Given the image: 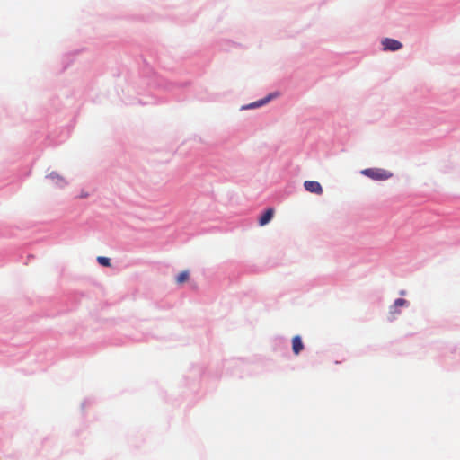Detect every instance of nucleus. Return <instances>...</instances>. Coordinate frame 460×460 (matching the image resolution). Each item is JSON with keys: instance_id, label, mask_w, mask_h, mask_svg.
<instances>
[{"instance_id": "obj_1", "label": "nucleus", "mask_w": 460, "mask_h": 460, "mask_svg": "<svg viewBox=\"0 0 460 460\" xmlns=\"http://www.w3.org/2000/svg\"><path fill=\"white\" fill-rule=\"evenodd\" d=\"M361 173L376 181H385L392 177V173L381 168H368L361 171Z\"/></svg>"}, {"instance_id": "obj_2", "label": "nucleus", "mask_w": 460, "mask_h": 460, "mask_svg": "<svg viewBox=\"0 0 460 460\" xmlns=\"http://www.w3.org/2000/svg\"><path fill=\"white\" fill-rule=\"evenodd\" d=\"M382 45H383L384 50H390V51L399 50L402 47V44L400 41L394 40V39H389V38H385L382 41Z\"/></svg>"}, {"instance_id": "obj_3", "label": "nucleus", "mask_w": 460, "mask_h": 460, "mask_svg": "<svg viewBox=\"0 0 460 460\" xmlns=\"http://www.w3.org/2000/svg\"><path fill=\"white\" fill-rule=\"evenodd\" d=\"M304 187L307 191L311 193L321 195L323 192L321 184L315 181H305L304 183Z\"/></svg>"}, {"instance_id": "obj_4", "label": "nucleus", "mask_w": 460, "mask_h": 460, "mask_svg": "<svg viewBox=\"0 0 460 460\" xmlns=\"http://www.w3.org/2000/svg\"><path fill=\"white\" fill-rule=\"evenodd\" d=\"M304 349V344L301 337L296 335L292 339V350L295 355H298Z\"/></svg>"}, {"instance_id": "obj_5", "label": "nucleus", "mask_w": 460, "mask_h": 460, "mask_svg": "<svg viewBox=\"0 0 460 460\" xmlns=\"http://www.w3.org/2000/svg\"><path fill=\"white\" fill-rule=\"evenodd\" d=\"M53 183L57 184L59 187H64L66 185L65 179L59 175L58 173L52 172L47 176Z\"/></svg>"}, {"instance_id": "obj_6", "label": "nucleus", "mask_w": 460, "mask_h": 460, "mask_svg": "<svg viewBox=\"0 0 460 460\" xmlns=\"http://www.w3.org/2000/svg\"><path fill=\"white\" fill-rule=\"evenodd\" d=\"M273 215L274 209L271 208H268L259 219L260 226H265L266 224H268L272 219Z\"/></svg>"}, {"instance_id": "obj_7", "label": "nucleus", "mask_w": 460, "mask_h": 460, "mask_svg": "<svg viewBox=\"0 0 460 460\" xmlns=\"http://www.w3.org/2000/svg\"><path fill=\"white\" fill-rule=\"evenodd\" d=\"M407 301L402 298H398L394 301L393 306H391L390 312L391 314H399V311H397V307L404 306L407 305Z\"/></svg>"}, {"instance_id": "obj_8", "label": "nucleus", "mask_w": 460, "mask_h": 460, "mask_svg": "<svg viewBox=\"0 0 460 460\" xmlns=\"http://www.w3.org/2000/svg\"><path fill=\"white\" fill-rule=\"evenodd\" d=\"M189 278H190L189 271L183 270L181 273H179V275L176 277V282L178 284H182V283L188 281Z\"/></svg>"}, {"instance_id": "obj_9", "label": "nucleus", "mask_w": 460, "mask_h": 460, "mask_svg": "<svg viewBox=\"0 0 460 460\" xmlns=\"http://www.w3.org/2000/svg\"><path fill=\"white\" fill-rule=\"evenodd\" d=\"M270 99H271V96L270 95V96L266 97L265 99H262L258 102L251 103L249 105V107L250 108H257V107L262 106V105L266 104Z\"/></svg>"}, {"instance_id": "obj_10", "label": "nucleus", "mask_w": 460, "mask_h": 460, "mask_svg": "<svg viewBox=\"0 0 460 460\" xmlns=\"http://www.w3.org/2000/svg\"><path fill=\"white\" fill-rule=\"evenodd\" d=\"M97 261H98V262H99L101 265H102V266H104V267H110V266H111L110 259H109V258H107V257L99 256V257L97 258Z\"/></svg>"}]
</instances>
